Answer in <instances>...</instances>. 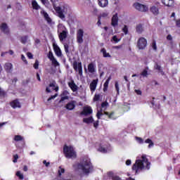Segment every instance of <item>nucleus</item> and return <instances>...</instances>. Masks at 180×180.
<instances>
[{
	"mask_svg": "<svg viewBox=\"0 0 180 180\" xmlns=\"http://www.w3.org/2000/svg\"><path fill=\"white\" fill-rule=\"evenodd\" d=\"M73 169L78 172L79 169H82V172L84 175H89L91 172L94 171V166H92V163L91 162V160L89 158H85L80 163H75L73 165Z\"/></svg>",
	"mask_w": 180,
	"mask_h": 180,
	"instance_id": "obj_1",
	"label": "nucleus"
},
{
	"mask_svg": "<svg viewBox=\"0 0 180 180\" xmlns=\"http://www.w3.org/2000/svg\"><path fill=\"white\" fill-rule=\"evenodd\" d=\"M151 163L148 162V159L146 155L141 156V159L136 160L135 164L132 166L133 171H135L136 174H139L140 171H143V169H150V166Z\"/></svg>",
	"mask_w": 180,
	"mask_h": 180,
	"instance_id": "obj_2",
	"label": "nucleus"
},
{
	"mask_svg": "<svg viewBox=\"0 0 180 180\" xmlns=\"http://www.w3.org/2000/svg\"><path fill=\"white\" fill-rule=\"evenodd\" d=\"M63 153L66 158H77V152L74 149V147L65 145L63 147Z\"/></svg>",
	"mask_w": 180,
	"mask_h": 180,
	"instance_id": "obj_3",
	"label": "nucleus"
},
{
	"mask_svg": "<svg viewBox=\"0 0 180 180\" xmlns=\"http://www.w3.org/2000/svg\"><path fill=\"white\" fill-rule=\"evenodd\" d=\"M134 8L139 11V12H148V7L144 4H141L140 3H135L134 4Z\"/></svg>",
	"mask_w": 180,
	"mask_h": 180,
	"instance_id": "obj_4",
	"label": "nucleus"
},
{
	"mask_svg": "<svg viewBox=\"0 0 180 180\" xmlns=\"http://www.w3.org/2000/svg\"><path fill=\"white\" fill-rule=\"evenodd\" d=\"M77 41L79 44H82V43H84V30L79 29L77 31Z\"/></svg>",
	"mask_w": 180,
	"mask_h": 180,
	"instance_id": "obj_5",
	"label": "nucleus"
},
{
	"mask_svg": "<svg viewBox=\"0 0 180 180\" xmlns=\"http://www.w3.org/2000/svg\"><path fill=\"white\" fill-rule=\"evenodd\" d=\"M146 46H147V39H146L143 37H141L138 40V44H137V46L139 47V50H143L146 49Z\"/></svg>",
	"mask_w": 180,
	"mask_h": 180,
	"instance_id": "obj_6",
	"label": "nucleus"
},
{
	"mask_svg": "<svg viewBox=\"0 0 180 180\" xmlns=\"http://www.w3.org/2000/svg\"><path fill=\"white\" fill-rule=\"evenodd\" d=\"M73 68L75 71H78L79 75H82V64L81 63H78L77 60L74 61Z\"/></svg>",
	"mask_w": 180,
	"mask_h": 180,
	"instance_id": "obj_7",
	"label": "nucleus"
},
{
	"mask_svg": "<svg viewBox=\"0 0 180 180\" xmlns=\"http://www.w3.org/2000/svg\"><path fill=\"white\" fill-rule=\"evenodd\" d=\"M92 113V108L89 106L84 107L83 111L80 112V115H84V116H88Z\"/></svg>",
	"mask_w": 180,
	"mask_h": 180,
	"instance_id": "obj_8",
	"label": "nucleus"
},
{
	"mask_svg": "<svg viewBox=\"0 0 180 180\" xmlns=\"http://www.w3.org/2000/svg\"><path fill=\"white\" fill-rule=\"evenodd\" d=\"M75 103H77V101H72L69 102V103L65 106V108L68 110H74V109H75Z\"/></svg>",
	"mask_w": 180,
	"mask_h": 180,
	"instance_id": "obj_9",
	"label": "nucleus"
},
{
	"mask_svg": "<svg viewBox=\"0 0 180 180\" xmlns=\"http://www.w3.org/2000/svg\"><path fill=\"white\" fill-rule=\"evenodd\" d=\"M119 24V17H117V14H115L112 16L111 20V25L113 26V27L117 26Z\"/></svg>",
	"mask_w": 180,
	"mask_h": 180,
	"instance_id": "obj_10",
	"label": "nucleus"
},
{
	"mask_svg": "<svg viewBox=\"0 0 180 180\" xmlns=\"http://www.w3.org/2000/svg\"><path fill=\"white\" fill-rule=\"evenodd\" d=\"M53 47L56 56L58 57H61V49H60L58 45H57L56 43H53Z\"/></svg>",
	"mask_w": 180,
	"mask_h": 180,
	"instance_id": "obj_11",
	"label": "nucleus"
},
{
	"mask_svg": "<svg viewBox=\"0 0 180 180\" xmlns=\"http://www.w3.org/2000/svg\"><path fill=\"white\" fill-rule=\"evenodd\" d=\"M98 86V79H94L90 84V90L91 92H95V89H96V86Z\"/></svg>",
	"mask_w": 180,
	"mask_h": 180,
	"instance_id": "obj_12",
	"label": "nucleus"
},
{
	"mask_svg": "<svg viewBox=\"0 0 180 180\" xmlns=\"http://www.w3.org/2000/svg\"><path fill=\"white\" fill-rule=\"evenodd\" d=\"M162 4L165 5V6L172 8V6H174V0H162Z\"/></svg>",
	"mask_w": 180,
	"mask_h": 180,
	"instance_id": "obj_13",
	"label": "nucleus"
},
{
	"mask_svg": "<svg viewBox=\"0 0 180 180\" xmlns=\"http://www.w3.org/2000/svg\"><path fill=\"white\" fill-rule=\"evenodd\" d=\"M60 96L61 98L59 101V103H61V102H64V101H67L68 99V91H64Z\"/></svg>",
	"mask_w": 180,
	"mask_h": 180,
	"instance_id": "obj_14",
	"label": "nucleus"
},
{
	"mask_svg": "<svg viewBox=\"0 0 180 180\" xmlns=\"http://www.w3.org/2000/svg\"><path fill=\"white\" fill-rule=\"evenodd\" d=\"M0 29L1 32L6 33V34H8V33H9V28H8V25H6V23H2L0 26Z\"/></svg>",
	"mask_w": 180,
	"mask_h": 180,
	"instance_id": "obj_15",
	"label": "nucleus"
},
{
	"mask_svg": "<svg viewBox=\"0 0 180 180\" xmlns=\"http://www.w3.org/2000/svg\"><path fill=\"white\" fill-rule=\"evenodd\" d=\"M68 85L73 92H77V91H78V86L75 84L74 81L69 82Z\"/></svg>",
	"mask_w": 180,
	"mask_h": 180,
	"instance_id": "obj_16",
	"label": "nucleus"
},
{
	"mask_svg": "<svg viewBox=\"0 0 180 180\" xmlns=\"http://www.w3.org/2000/svg\"><path fill=\"white\" fill-rule=\"evenodd\" d=\"M11 108L16 109V108H20V103L18 100H14L11 103Z\"/></svg>",
	"mask_w": 180,
	"mask_h": 180,
	"instance_id": "obj_17",
	"label": "nucleus"
},
{
	"mask_svg": "<svg viewBox=\"0 0 180 180\" xmlns=\"http://www.w3.org/2000/svg\"><path fill=\"white\" fill-rule=\"evenodd\" d=\"M68 33V32L67 31L63 30L62 32L59 34V39L60 41H63V40H65V39H67Z\"/></svg>",
	"mask_w": 180,
	"mask_h": 180,
	"instance_id": "obj_18",
	"label": "nucleus"
},
{
	"mask_svg": "<svg viewBox=\"0 0 180 180\" xmlns=\"http://www.w3.org/2000/svg\"><path fill=\"white\" fill-rule=\"evenodd\" d=\"M154 69L157 70L162 75H164V71H162V68H161V65H158V63H155Z\"/></svg>",
	"mask_w": 180,
	"mask_h": 180,
	"instance_id": "obj_19",
	"label": "nucleus"
},
{
	"mask_svg": "<svg viewBox=\"0 0 180 180\" xmlns=\"http://www.w3.org/2000/svg\"><path fill=\"white\" fill-rule=\"evenodd\" d=\"M98 5L101 8H106V6L108 5V0H98Z\"/></svg>",
	"mask_w": 180,
	"mask_h": 180,
	"instance_id": "obj_20",
	"label": "nucleus"
},
{
	"mask_svg": "<svg viewBox=\"0 0 180 180\" xmlns=\"http://www.w3.org/2000/svg\"><path fill=\"white\" fill-rule=\"evenodd\" d=\"M88 70H89V72H91V74H94V72H95V64L92 63L89 64Z\"/></svg>",
	"mask_w": 180,
	"mask_h": 180,
	"instance_id": "obj_21",
	"label": "nucleus"
},
{
	"mask_svg": "<svg viewBox=\"0 0 180 180\" xmlns=\"http://www.w3.org/2000/svg\"><path fill=\"white\" fill-rule=\"evenodd\" d=\"M56 11H57L58 15L60 19H65V15H64V13H63V11H61V8L58 7Z\"/></svg>",
	"mask_w": 180,
	"mask_h": 180,
	"instance_id": "obj_22",
	"label": "nucleus"
},
{
	"mask_svg": "<svg viewBox=\"0 0 180 180\" xmlns=\"http://www.w3.org/2000/svg\"><path fill=\"white\" fill-rule=\"evenodd\" d=\"M4 68L7 72H12V63H6Z\"/></svg>",
	"mask_w": 180,
	"mask_h": 180,
	"instance_id": "obj_23",
	"label": "nucleus"
},
{
	"mask_svg": "<svg viewBox=\"0 0 180 180\" xmlns=\"http://www.w3.org/2000/svg\"><path fill=\"white\" fill-rule=\"evenodd\" d=\"M101 53H103V57H105V58H108V57L109 58H110V57H112V56H110V53L106 52V49H105V48H103V49L101 50Z\"/></svg>",
	"mask_w": 180,
	"mask_h": 180,
	"instance_id": "obj_24",
	"label": "nucleus"
},
{
	"mask_svg": "<svg viewBox=\"0 0 180 180\" xmlns=\"http://www.w3.org/2000/svg\"><path fill=\"white\" fill-rule=\"evenodd\" d=\"M83 122L84 123H86L87 124H89L94 122V118L92 117H89V118H84Z\"/></svg>",
	"mask_w": 180,
	"mask_h": 180,
	"instance_id": "obj_25",
	"label": "nucleus"
},
{
	"mask_svg": "<svg viewBox=\"0 0 180 180\" xmlns=\"http://www.w3.org/2000/svg\"><path fill=\"white\" fill-rule=\"evenodd\" d=\"M109 81H110V77H109L107 80L105 81V82L104 83L103 85V91L106 92V91H108V86H109Z\"/></svg>",
	"mask_w": 180,
	"mask_h": 180,
	"instance_id": "obj_26",
	"label": "nucleus"
},
{
	"mask_svg": "<svg viewBox=\"0 0 180 180\" xmlns=\"http://www.w3.org/2000/svg\"><path fill=\"white\" fill-rule=\"evenodd\" d=\"M44 18L48 22V23H51V18L49 16V14L45 11H43Z\"/></svg>",
	"mask_w": 180,
	"mask_h": 180,
	"instance_id": "obj_27",
	"label": "nucleus"
},
{
	"mask_svg": "<svg viewBox=\"0 0 180 180\" xmlns=\"http://www.w3.org/2000/svg\"><path fill=\"white\" fill-rule=\"evenodd\" d=\"M150 12L153 13V15H158V8L156 6H153L150 8Z\"/></svg>",
	"mask_w": 180,
	"mask_h": 180,
	"instance_id": "obj_28",
	"label": "nucleus"
},
{
	"mask_svg": "<svg viewBox=\"0 0 180 180\" xmlns=\"http://www.w3.org/2000/svg\"><path fill=\"white\" fill-rule=\"evenodd\" d=\"M32 6L33 7V9H36L37 11H38V9H40V6H39L37 1H32Z\"/></svg>",
	"mask_w": 180,
	"mask_h": 180,
	"instance_id": "obj_29",
	"label": "nucleus"
},
{
	"mask_svg": "<svg viewBox=\"0 0 180 180\" xmlns=\"http://www.w3.org/2000/svg\"><path fill=\"white\" fill-rule=\"evenodd\" d=\"M52 65L54 67H60V63H58V61H57V59H56V58H53L52 59H51Z\"/></svg>",
	"mask_w": 180,
	"mask_h": 180,
	"instance_id": "obj_30",
	"label": "nucleus"
},
{
	"mask_svg": "<svg viewBox=\"0 0 180 180\" xmlns=\"http://www.w3.org/2000/svg\"><path fill=\"white\" fill-rule=\"evenodd\" d=\"M145 143L149 144L148 145V148H151V147L154 146V142H153V141H151V139H148L145 141Z\"/></svg>",
	"mask_w": 180,
	"mask_h": 180,
	"instance_id": "obj_31",
	"label": "nucleus"
},
{
	"mask_svg": "<svg viewBox=\"0 0 180 180\" xmlns=\"http://www.w3.org/2000/svg\"><path fill=\"white\" fill-rule=\"evenodd\" d=\"M136 32L137 33H142L143 32V25H139L136 26Z\"/></svg>",
	"mask_w": 180,
	"mask_h": 180,
	"instance_id": "obj_32",
	"label": "nucleus"
},
{
	"mask_svg": "<svg viewBox=\"0 0 180 180\" xmlns=\"http://www.w3.org/2000/svg\"><path fill=\"white\" fill-rule=\"evenodd\" d=\"M27 39H29V37L27 36H24L21 37V43H22V44H26V43L27 42Z\"/></svg>",
	"mask_w": 180,
	"mask_h": 180,
	"instance_id": "obj_33",
	"label": "nucleus"
},
{
	"mask_svg": "<svg viewBox=\"0 0 180 180\" xmlns=\"http://www.w3.org/2000/svg\"><path fill=\"white\" fill-rule=\"evenodd\" d=\"M16 176H18L19 179H24L25 176H23V174L20 172V171H18L16 172Z\"/></svg>",
	"mask_w": 180,
	"mask_h": 180,
	"instance_id": "obj_34",
	"label": "nucleus"
},
{
	"mask_svg": "<svg viewBox=\"0 0 180 180\" xmlns=\"http://www.w3.org/2000/svg\"><path fill=\"white\" fill-rule=\"evenodd\" d=\"M15 141H22L23 140V137L20 135H16L14 138Z\"/></svg>",
	"mask_w": 180,
	"mask_h": 180,
	"instance_id": "obj_35",
	"label": "nucleus"
},
{
	"mask_svg": "<svg viewBox=\"0 0 180 180\" xmlns=\"http://www.w3.org/2000/svg\"><path fill=\"white\" fill-rule=\"evenodd\" d=\"M152 49L155 51H157V43L155 42V40H153L152 42Z\"/></svg>",
	"mask_w": 180,
	"mask_h": 180,
	"instance_id": "obj_36",
	"label": "nucleus"
},
{
	"mask_svg": "<svg viewBox=\"0 0 180 180\" xmlns=\"http://www.w3.org/2000/svg\"><path fill=\"white\" fill-rule=\"evenodd\" d=\"M141 75H142V77H147L148 75V71H147V69L143 70L141 73Z\"/></svg>",
	"mask_w": 180,
	"mask_h": 180,
	"instance_id": "obj_37",
	"label": "nucleus"
},
{
	"mask_svg": "<svg viewBox=\"0 0 180 180\" xmlns=\"http://www.w3.org/2000/svg\"><path fill=\"white\" fill-rule=\"evenodd\" d=\"M103 115V113H102V109H101L100 110H98L96 117H98V119H101V116H102Z\"/></svg>",
	"mask_w": 180,
	"mask_h": 180,
	"instance_id": "obj_38",
	"label": "nucleus"
},
{
	"mask_svg": "<svg viewBox=\"0 0 180 180\" xmlns=\"http://www.w3.org/2000/svg\"><path fill=\"white\" fill-rule=\"evenodd\" d=\"M107 106H109V103L107 101L103 102L101 103V108L103 109L105 108H106Z\"/></svg>",
	"mask_w": 180,
	"mask_h": 180,
	"instance_id": "obj_39",
	"label": "nucleus"
},
{
	"mask_svg": "<svg viewBox=\"0 0 180 180\" xmlns=\"http://www.w3.org/2000/svg\"><path fill=\"white\" fill-rule=\"evenodd\" d=\"M136 141H138V143H139V144H143V143H144V141L143 140V139L140 138V137H136Z\"/></svg>",
	"mask_w": 180,
	"mask_h": 180,
	"instance_id": "obj_40",
	"label": "nucleus"
},
{
	"mask_svg": "<svg viewBox=\"0 0 180 180\" xmlns=\"http://www.w3.org/2000/svg\"><path fill=\"white\" fill-rule=\"evenodd\" d=\"M122 32H124L125 34H127L129 32V28H127V25L124 26V27L122 28Z\"/></svg>",
	"mask_w": 180,
	"mask_h": 180,
	"instance_id": "obj_41",
	"label": "nucleus"
},
{
	"mask_svg": "<svg viewBox=\"0 0 180 180\" xmlns=\"http://www.w3.org/2000/svg\"><path fill=\"white\" fill-rule=\"evenodd\" d=\"M98 151H101V153H108V150L105 148H103V147H102V146H101L99 148H98Z\"/></svg>",
	"mask_w": 180,
	"mask_h": 180,
	"instance_id": "obj_42",
	"label": "nucleus"
},
{
	"mask_svg": "<svg viewBox=\"0 0 180 180\" xmlns=\"http://www.w3.org/2000/svg\"><path fill=\"white\" fill-rule=\"evenodd\" d=\"M48 58H49V60H53V58H54V56L53 55V52H51V51L49 52Z\"/></svg>",
	"mask_w": 180,
	"mask_h": 180,
	"instance_id": "obj_43",
	"label": "nucleus"
},
{
	"mask_svg": "<svg viewBox=\"0 0 180 180\" xmlns=\"http://www.w3.org/2000/svg\"><path fill=\"white\" fill-rule=\"evenodd\" d=\"M34 68L35 70H39V60H35V63L34 64Z\"/></svg>",
	"mask_w": 180,
	"mask_h": 180,
	"instance_id": "obj_44",
	"label": "nucleus"
},
{
	"mask_svg": "<svg viewBox=\"0 0 180 180\" xmlns=\"http://www.w3.org/2000/svg\"><path fill=\"white\" fill-rule=\"evenodd\" d=\"M101 98V96L99 94H96L94 98V102H97V101H99Z\"/></svg>",
	"mask_w": 180,
	"mask_h": 180,
	"instance_id": "obj_45",
	"label": "nucleus"
},
{
	"mask_svg": "<svg viewBox=\"0 0 180 180\" xmlns=\"http://www.w3.org/2000/svg\"><path fill=\"white\" fill-rule=\"evenodd\" d=\"M14 160H13V162H18V158H19V156L18 154L13 155Z\"/></svg>",
	"mask_w": 180,
	"mask_h": 180,
	"instance_id": "obj_46",
	"label": "nucleus"
},
{
	"mask_svg": "<svg viewBox=\"0 0 180 180\" xmlns=\"http://www.w3.org/2000/svg\"><path fill=\"white\" fill-rule=\"evenodd\" d=\"M57 96H58L57 94H56L53 96H51L49 98H48V102H50V101H51V99H55V98H57Z\"/></svg>",
	"mask_w": 180,
	"mask_h": 180,
	"instance_id": "obj_47",
	"label": "nucleus"
},
{
	"mask_svg": "<svg viewBox=\"0 0 180 180\" xmlns=\"http://www.w3.org/2000/svg\"><path fill=\"white\" fill-rule=\"evenodd\" d=\"M115 89L117 92V95H119V83L117 82H115Z\"/></svg>",
	"mask_w": 180,
	"mask_h": 180,
	"instance_id": "obj_48",
	"label": "nucleus"
},
{
	"mask_svg": "<svg viewBox=\"0 0 180 180\" xmlns=\"http://www.w3.org/2000/svg\"><path fill=\"white\" fill-rule=\"evenodd\" d=\"M109 15V13H103L101 14V18H108V15Z\"/></svg>",
	"mask_w": 180,
	"mask_h": 180,
	"instance_id": "obj_49",
	"label": "nucleus"
},
{
	"mask_svg": "<svg viewBox=\"0 0 180 180\" xmlns=\"http://www.w3.org/2000/svg\"><path fill=\"white\" fill-rule=\"evenodd\" d=\"M64 49H65V53H69V51H68V49H69L68 44H65L64 45Z\"/></svg>",
	"mask_w": 180,
	"mask_h": 180,
	"instance_id": "obj_50",
	"label": "nucleus"
},
{
	"mask_svg": "<svg viewBox=\"0 0 180 180\" xmlns=\"http://www.w3.org/2000/svg\"><path fill=\"white\" fill-rule=\"evenodd\" d=\"M59 168H60V169L58 170L59 175H61V174H64L65 170L64 169L61 168V167H60Z\"/></svg>",
	"mask_w": 180,
	"mask_h": 180,
	"instance_id": "obj_51",
	"label": "nucleus"
},
{
	"mask_svg": "<svg viewBox=\"0 0 180 180\" xmlns=\"http://www.w3.org/2000/svg\"><path fill=\"white\" fill-rule=\"evenodd\" d=\"M27 57H28V58H33V54H32V53H30V52H28L27 53Z\"/></svg>",
	"mask_w": 180,
	"mask_h": 180,
	"instance_id": "obj_52",
	"label": "nucleus"
},
{
	"mask_svg": "<svg viewBox=\"0 0 180 180\" xmlns=\"http://www.w3.org/2000/svg\"><path fill=\"white\" fill-rule=\"evenodd\" d=\"M112 40L114 41H115V43H118V41H120L119 39H117V36L112 37Z\"/></svg>",
	"mask_w": 180,
	"mask_h": 180,
	"instance_id": "obj_53",
	"label": "nucleus"
},
{
	"mask_svg": "<svg viewBox=\"0 0 180 180\" xmlns=\"http://www.w3.org/2000/svg\"><path fill=\"white\" fill-rule=\"evenodd\" d=\"M21 58H22V61H24V63H25V64H27V60H26V58L25 57V56L22 55Z\"/></svg>",
	"mask_w": 180,
	"mask_h": 180,
	"instance_id": "obj_54",
	"label": "nucleus"
},
{
	"mask_svg": "<svg viewBox=\"0 0 180 180\" xmlns=\"http://www.w3.org/2000/svg\"><path fill=\"white\" fill-rule=\"evenodd\" d=\"M97 25L98 26H101V25H102V22H101V16H98V18Z\"/></svg>",
	"mask_w": 180,
	"mask_h": 180,
	"instance_id": "obj_55",
	"label": "nucleus"
},
{
	"mask_svg": "<svg viewBox=\"0 0 180 180\" xmlns=\"http://www.w3.org/2000/svg\"><path fill=\"white\" fill-rule=\"evenodd\" d=\"M176 26L177 27H180V19L176 20Z\"/></svg>",
	"mask_w": 180,
	"mask_h": 180,
	"instance_id": "obj_56",
	"label": "nucleus"
},
{
	"mask_svg": "<svg viewBox=\"0 0 180 180\" xmlns=\"http://www.w3.org/2000/svg\"><path fill=\"white\" fill-rule=\"evenodd\" d=\"M94 126L96 129V127H98V126H99V121L97 120L96 122H94Z\"/></svg>",
	"mask_w": 180,
	"mask_h": 180,
	"instance_id": "obj_57",
	"label": "nucleus"
},
{
	"mask_svg": "<svg viewBox=\"0 0 180 180\" xmlns=\"http://www.w3.org/2000/svg\"><path fill=\"white\" fill-rule=\"evenodd\" d=\"M112 180H122V179H120V177L117 176H112Z\"/></svg>",
	"mask_w": 180,
	"mask_h": 180,
	"instance_id": "obj_58",
	"label": "nucleus"
},
{
	"mask_svg": "<svg viewBox=\"0 0 180 180\" xmlns=\"http://www.w3.org/2000/svg\"><path fill=\"white\" fill-rule=\"evenodd\" d=\"M113 115H115V112H113L110 113V115H108L109 119H114Z\"/></svg>",
	"mask_w": 180,
	"mask_h": 180,
	"instance_id": "obj_59",
	"label": "nucleus"
},
{
	"mask_svg": "<svg viewBox=\"0 0 180 180\" xmlns=\"http://www.w3.org/2000/svg\"><path fill=\"white\" fill-rule=\"evenodd\" d=\"M135 92L137 95H141V90H137V89H135Z\"/></svg>",
	"mask_w": 180,
	"mask_h": 180,
	"instance_id": "obj_60",
	"label": "nucleus"
},
{
	"mask_svg": "<svg viewBox=\"0 0 180 180\" xmlns=\"http://www.w3.org/2000/svg\"><path fill=\"white\" fill-rule=\"evenodd\" d=\"M43 164H44L46 165V167H49V165H50V162H47V161L44 160L43 161Z\"/></svg>",
	"mask_w": 180,
	"mask_h": 180,
	"instance_id": "obj_61",
	"label": "nucleus"
},
{
	"mask_svg": "<svg viewBox=\"0 0 180 180\" xmlns=\"http://www.w3.org/2000/svg\"><path fill=\"white\" fill-rule=\"evenodd\" d=\"M5 96V92L0 89V96Z\"/></svg>",
	"mask_w": 180,
	"mask_h": 180,
	"instance_id": "obj_62",
	"label": "nucleus"
},
{
	"mask_svg": "<svg viewBox=\"0 0 180 180\" xmlns=\"http://www.w3.org/2000/svg\"><path fill=\"white\" fill-rule=\"evenodd\" d=\"M49 86L52 88H56V82L51 83L49 84Z\"/></svg>",
	"mask_w": 180,
	"mask_h": 180,
	"instance_id": "obj_63",
	"label": "nucleus"
},
{
	"mask_svg": "<svg viewBox=\"0 0 180 180\" xmlns=\"http://www.w3.org/2000/svg\"><path fill=\"white\" fill-rule=\"evenodd\" d=\"M131 160H127L126 161V165H131Z\"/></svg>",
	"mask_w": 180,
	"mask_h": 180,
	"instance_id": "obj_64",
	"label": "nucleus"
}]
</instances>
